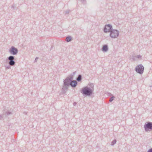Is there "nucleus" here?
<instances>
[{"mask_svg": "<svg viewBox=\"0 0 152 152\" xmlns=\"http://www.w3.org/2000/svg\"><path fill=\"white\" fill-rule=\"evenodd\" d=\"M80 92L83 95L90 96L93 94V89L86 86L82 88Z\"/></svg>", "mask_w": 152, "mask_h": 152, "instance_id": "nucleus-1", "label": "nucleus"}, {"mask_svg": "<svg viewBox=\"0 0 152 152\" xmlns=\"http://www.w3.org/2000/svg\"><path fill=\"white\" fill-rule=\"evenodd\" d=\"M119 31L116 29H113L110 32V36L112 38H116L119 36Z\"/></svg>", "mask_w": 152, "mask_h": 152, "instance_id": "nucleus-2", "label": "nucleus"}, {"mask_svg": "<svg viewBox=\"0 0 152 152\" xmlns=\"http://www.w3.org/2000/svg\"><path fill=\"white\" fill-rule=\"evenodd\" d=\"M145 130L146 132L152 130V122H148L146 123L144 125Z\"/></svg>", "mask_w": 152, "mask_h": 152, "instance_id": "nucleus-3", "label": "nucleus"}, {"mask_svg": "<svg viewBox=\"0 0 152 152\" xmlns=\"http://www.w3.org/2000/svg\"><path fill=\"white\" fill-rule=\"evenodd\" d=\"M144 67L142 64L137 65L135 68V71L138 73L142 74L143 72Z\"/></svg>", "mask_w": 152, "mask_h": 152, "instance_id": "nucleus-4", "label": "nucleus"}, {"mask_svg": "<svg viewBox=\"0 0 152 152\" xmlns=\"http://www.w3.org/2000/svg\"><path fill=\"white\" fill-rule=\"evenodd\" d=\"M9 61L8 64L10 66H14L15 63V57L12 56H10L7 57Z\"/></svg>", "mask_w": 152, "mask_h": 152, "instance_id": "nucleus-5", "label": "nucleus"}, {"mask_svg": "<svg viewBox=\"0 0 152 152\" xmlns=\"http://www.w3.org/2000/svg\"><path fill=\"white\" fill-rule=\"evenodd\" d=\"M113 29L112 26L110 24H108L105 25L104 28V31L105 33L110 32Z\"/></svg>", "mask_w": 152, "mask_h": 152, "instance_id": "nucleus-6", "label": "nucleus"}, {"mask_svg": "<svg viewBox=\"0 0 152 152\" xmlns=\"http://www.w3.org/2000/svg\"><path fill=\"white\" fill-rule=\"evenodd\" d=\"M9 52L11 54L16 55L18 53V50L16 48L12 46L9 50Z\"/></svg>", "mask_w": 152, "mask_h": 152, "instance_id": "nucleus-7", "label": "nucleus"}, {"mask_svg": "<svg viewBox=\"0 0 152 152\" xmlns=\"http://www.w3.org/2000/svg\"><path fill=\"white\" fill-rule=\"evenodd\" d=\"M71 82L69 80L68 78H66L64 80V85L65 86H69L71 85Z\"/></svg>", "mask_w": 152, "mask_h": 152, "instance_id": "nucleus-8", "label": "nucleus"}, {"mask_svg": "<svg viewBox=\"0 0 152 152\" xmlns=\"http://www.w3.org/2000/svg\"><path fill=\"white\" fill-rule=\"evenodd\" d=\"M102 50L103 52H107L108 50V45L107 44L103 45L102 47Z\"/></svg>", "mask_w": 152, "mask_h": 152, "instance_id": "nucleus-9", "label": "nucleus"}, {"mask_svg": "<svg viewBox=\"0 0 152 152\" xmlns=\"http://www.w3.org/2000/svg\"><path fill=\"white\" fill-rule=\"evenodd\" d=\"M77 85V83L76 80H73L71 82L70 86L72 88L75 87Z\"/></svg>", "mask_w": 152, "mask_h": 152, "instance_id": "nucleus-10", "label": "nucleus"}, {"mask_svg": "<svg viewBox=\"0 0 152 152\" xmlns=\"http://www.w3.org/2000/svg\"><path fill=\"white\" fill-rule=\"evenodd\" d=\"M82 79V76L81 75H79L76 78L77 81L80 82Z\"/></svg>", "mask_w": 152, "mask_h": 152, "instance_id": "nucleus-11", "label": "nucleus"}, {"mask_svg": "<svg viewBox=\"0 0 152 152\" xmlns=\"http://www.w3.org/2000/svg\"><path fill=\"white\" fill-rule=\"evenodd\" d=\"M68 86H65L64 85L62 87V90L64 93H65L66 91H67L68 89Z\"/></svg>", "mask_w": 152, "mask_h": 152, "instance_id": "nucleus-12", "label": "nucleus"}, {"mask_svg": "<svg viewBox=\"0 0 152 152\" xmlns=\"http://www.w3.org/2000/svg\"><path fill=\"white\" fill-rule=\"evenodd\" d=\"M72 38L70 36H68L66 38V41L67 42H69L71 40Z\"/></svg>", "mask_w": 152, "mask_h": 152, "instance_id": "nucleus-13", "label": "nucleus"}, {"mask_svg": "<svg viewBox=\"0 0 152 152\" xmlns=\"http://www.w3.org/2000/svg\"><path fill=\"white\" fill-rule=\"evenodd\" d=\"M88 86L91 87V88H90L91 89H93V90H94V85L93 83H89L88 84Z\"/></svg>", "mask_w": 152, "mask_h": 152, "instance_id": "nucleus-14", "label": "nucleus"}, {"mask_svg": "<svg viewBox=\"0 0 152 152\" xmlns=\"http://www.w3.org/2000/svg\"><path fill=\"white\" fill-rule=\"evenodd\" d=\"M116 140L115 139H114L111 142V145L112 146L113 145L115 144L116 143Z\"/></svg>", "mask_w": 152, "mask_h": 152, "instance_id": "nucleus-15", "label": "nucleus"}, {"mask_svg": "<svg viewBox=\"0 0 152 152\" xmlns=\"http://www.w3.org/2000/svg\"><path fill=\"white\" fill-rule=\"evenodd\" d=\"M12 114V112L8 111L5 113L4 115H8L10 114Z\"/></svg>", "mask_w": 152, "mask_h": 152, "instance_id": "nucleus-16", "label": "nucleus"}, {"mask_svg": "<svg viewBox=\"0 0 152 152\" xmlns=\"http://www.w3.org/2000/svg\"><path fill=\"white\" fill-rule=\"evenodd\" d=\"M67 78H68V79H69V80H70V81L71 82L73 80H72L73 79V75H71L70 76V77H67Z\"/></svg>", "mask_w": 152, "mask_h": 152, "instance_id": "nucleus-17", "label": "nucleus"}, {"mask_svg": "<svg viewBox=\"0 0 152 152\" xmlns=\"http://www.w3.org/2000/svg\"><path fill=\"white\" fill-rule=\"evenodd\" d=\"M139 59H141L142 58V56L140 55H137L135 57Z\"/></svg>", "mask_w": 152, "mask_h": 152, "instance_id": "nucleus-18", "label": "nucleus"}, {"mask_svg": "<svg viewBox=\"0 0 152 152\" xmlns=\"http://www.w3.org/2000/svg\"><path fill=\"white\" fill-rule=\"evenodd\" d=\"M114 98H115V97L113 96H112L110 99V100H109V101L110 102H112L114 99Z\"/></svg>", "mask_w": 152, "mask_h": 152, "instance_id": "nucleus-19", "label": "nucleus"}, {"mask_svg": "<svg viewBox=\"0 0 152 152\" xmlns=\"http://www.w3.org/2000/svg\"><path fill=\"white\" fill-rule=\"evenodd\" d=\"M70 12L69 10H67L64 12V14L65 15L68 14Z\"/></svg>", "mask_w": 152, "mask_h": 152, "instance_id": "nucleus-20", "label": "nucleus"}, {"mask_svg": "<svg viewBox=\"0 0 152 152\" xmlns=\"http://www.w3.org/2000/svg\"><path fill=\"white\" fill-rule=\"evenodd\" d=\"M11 69V67L10 66V65H9L7 66H5V69L6 70H7V69Z\"/></svg>", "mask_w": 152, "mask_h": 152, "instance_id": "nucleus-21", "label": "nucleus"}, {"mask_svg": "<svg viewBox=\"0 0 152 152\" xmlns=\"http://www.w3.org/2000/svg\"><path fill=\"white\" fill-rule=\"evenodd\" d=\"M83 4H85L86 3V0H81Z\"/></svg>", "mask_w": 152, "mask_h": 152, "instance_id": "nucleus-22", "label": "nucleus"}, {"mask_svg": "<svg viewBox=\"0 0 152 152\" xmlns=\"http://www.w3.org/2000/svg\"><path fill=\"white\" fill-rule=\"evenodd\" d=\"M147 152H152V148L149 149Z\"/></svg>", "mask_w": 152, "mask_h": 152, "instance_id": "nucleus-23", "label": "nucleus"}, {"mask_svg": "<svg viewBox=\"0 0 152 152\" xmlns=\"http://www.w3.org/2000/svg\"><path fill=\"white\" fill-rule=\"evenodd\" d=\"M15 7V4H13L12 6V8L14 9Z\"/></svg>", "mask_w": 152, "mask_h": 152, "instance_id": "nucleus-24", "label": "nucleus"}, {"mask_svg": "<svg viewBox=\"0 0 152 152\" xmlns=\"http://www.w3.org/2000/svg\"><path fill=\"white\" fill-rule=\"evenodd\" d=\"M38 57H36L35 60L34 62H36L37 61V60L38 59Z\"/></svg>", "mask_w": 152, "mask_h": 152, "instance_id": "nucleus-25", "label": "nucleus"}, {"mask_svg": "<svg viewBox=\"0 0 152 152\" xmlns=\"http://www.w3.org/2000/svg\"><path fill=\"white\" fill-rule=\"evenodd\" d=\"M77 104V103L76 102H74L73 105L74 106H75Z\"/></svg>", "mask_w": 152, "mask_h": 152, "instance_id": "nucleus-26", "label": "nucleus"}, {"mask_svg": "<svg viewBox=\"0 0 152 152\" xmlns=\"http://www.w3.org/2000/svg\"><path fill=\"white\" fill-rule=\"evenodd\" d=\"M76 72V71L72 73V75H73V76L75 74Z\"/></svg>", "mask_w": 152, "mask_h": 152, "instance_id": "nucleus-27", "label": "nucleus"}, {"mask_svg": "<svg viewBox=\"0 0 152 152\" xmlns=\"http://www.w3.org/2000/svg\"><path fill=\"white\" fill-rule=\"evenodd\" d=\"M3 118V116L2 115H0V120L2 119Z\"/></svg>", "mask_w": 152, "mask_h": 152, "instance_id": "nucleus-28", "label": "nucleus"}, {"mask_svg": "<svg viewBox=\"0 0 152 152\" xmlns=\"http://www.w3.org/2000/svg\"><path fill=\"white\" fill-rule=\"evenodd\" d=\"M23 113L25 115H26L27 114V113L26 112H23Z\"/></svg>", "mask_w": 152, "mask_h": 152, "instance_id": "nucleus-29", "label": "nucleus"}, {"mask_svg": "<svg viewBox=\"0 0 152 152\" xmlns=\"http://www.w3.org/2000/svg\"><path fill=\"white\" fill-rule=\"evenodd\" d=\"M53 46H51V47L50 48V50H51L52 48H53Z\"/></svg>", "mask_w": 152, "mask_h": 152, "instance_id": "nucleus-30", "label": "nucleus"}]
</instances>
